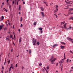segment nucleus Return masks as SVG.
Segmentation results:
<instances>
[{"label": "nucleus", "mask_w": 73, "mask_h": 73, "mask_svg": "<svg viewBox=\"0 0 73 73\" xmlns=\"http://www.w3.org/2000/svg\"><path fill=\"white\" fill-rule=\"evenodd\" d=\"M37 44L38 45H40V43H39V42H37Z\"/></svg>", "instance_id": "cd10ccee"}, {"label": "nucleus", "mask_w": 73, "mask_h": 73, "mask_svg": "<svg viewBox=\"0 0 73 73\" xmlns=\"http://www.w3.org/2000/svg\"><path fill=\"white\" fill-rule=\"evenodd\" d=\"M33 41H35V38H33Z\"/></svg>", "instance_id": "473e14b6"}, {"label": "nucleus", "mask_w": 73, "mask_h": 73, "mask_svg": "<svg viewBox=\"0 0 73 73\" xmlns=\"http://www.w3.org/2000/svg\"><path fill=\"white\" fill-rule=\"evenodd\" d=\"M38 29H39V30H42V28H38Z\"/></svg>", "instance_id": "dca6fc26"}, {"label": "nucleus", "mask_w": 73, "mask_h": 73, "mask_svg": "<svg viewBox=\"0 0 73 73\" xmlns=\"http://www.w3.org/2000/svg\"><path fill=\"white\" fill-rule=\"evenodd\" d=\"M73 14V13H71L70 14V15H72Z\"/></svg>", "instance_id": "3c124183"}, {"label": "nucleus", "mask_w": 73, "mask_h": 73, "mask_svg": "<svg viewBox=\"0 0 73 73\" xmlns=\"http://www.w3.org/2000/svg\"><path fill=\"white\" fill-rule=\"evenodd\" d=\"M4 19V16H2V18L0 21H2Z\"/></svg>", "instance_id": "9b49d317"}, {"label": "nucleus", "mask_w": 73, "mask_h": 73, "mask_svg": "<svg viewBox=\"0 0 73 73\" xmlns=\"http://www.w3.org/2000/svg\"><path fill=\"white\" fill-rule=\"evenodd\" d=\"M2 26L1 25L0 26V31L3 28V26H4V25H2Z\"/></svg>", "instance_id": "6e6552de"}, {"label": "nucleus", "mask_w": 73, "mask_h": 73, "mask_svg": "<svg viewBox=\"0 0 73 73\" xmlns=\"http://www.w3.org/2000/svg\"><path fill=\"white\" fill-rule=\"evenodd\" d=\"M46 69H49V67H47L46 68Z\"/></svg>", "instance_id": "5fc2aeb1"}, {"label": "nucleus", "mask_w": 73, "mask_h": 73, "mask_svg": "<svg viewBox=\"0 0 73 73\" xmlns=\"http://www.w3.org/2000/svg\"><path fill=\"white\" fill-rule=\"evenodd\" d=\"M60 27H61V28H62V29H63V28H64V27H63L62 26H60Z\"/></svg>", "instance_id": "603ef678"}, {"label": "nucleus", "mask_w": 73, "mask_h": 73, "mask_svg": "<svg viewBox=\"0 0 73 73\" xmlns=\"http://www.w3.org/2000/svg\"><path fill=\"white\" fill-rule=\"evenodd\" d=\"M60 42L62 44H64V45H65V43H64V42Z\"/></svg>", "instance_id": "9d476101"}, {"label": "nucleus", "mask_w": 73, "mask_h": 73, "mask_svg": "<svg viewBox=\"0 0 73 73\" xmlns=\"http://www.w3.org/2000/svg\"><path fill=\"white\" fill-rule=\"evenodd\" d=\"M67 39H68V40H69V41H72V40H73V39L70 38H67Z\"/></svg>", "instance_id": "0eeeda50"}, {"label": "nucleus", "mask_w": 73, "mask_h": 73, "mask_svg": "<svg viewBox=\"0 0 73 73\" xmlns=\"http://www.w3.org/2000/svg\"><path fill=\"white\" fill-rule=\"evenodd\" d=\"M10 38H12V35H10Z\"/></svg>", "instance_id": "4c0bfd02"}, {"label": "nucleus", "mask_w": 73, "mask_h": 73, "mask_svg": "<svg viewBox=\"0 0 73 73\" xmlns=\"http://www.w3.org/2000/svg\"><path fill=\"white\" fill-rule=\"evenodd\" d=\"M53 4V3H50V5L51 6H52V5Z\"/></svg>", "instance_id": "72a5a7b5"}, {"label": "nucleus", "mask_w": 73, "mask_h": 73, "mask_svg": "<svg viewBox=\"0 0 73 73\" xmlns=\"http://www.w3.org/2000/svg\"><path fill=\"white\" fill-rule=\"evenodd\" d=\"M56 59H57L56 58H54L51 61V64H54V63L53 62H54V61H55V60H56Z\"/></svg>", "instance_id": "f257e3e1"}, {"label": "nucleus", "mask_w": 73, "mask_h": 73, "mask_svg": "<svg viewBox=\"0 0 73 73\" xmlns=\"http://www.w3.org/2000/svg\"><path fill=\"white\" fill-rule=\"evenodd\" d=\"M4 69V67H2V69Z\"/></svg>", "instance_id": "338daca9"}, {"label": "nucleus", "mask_w": 73, "mask_h": 73, "mask_svg": "<svg viewBox=\"0 0 73 73\" xmlns=\"http://www.w3.org/2000/svg\"><path fill=\"white\" fill-rule=\"evenodd\" d=\"M69 10L71 11H73V8H70Z\"/></svg>", "instance_id": "a211bd4d"}, {"label": "nucleus", "mask_w": 73, "mask_h": 73, "mask_svg": "<svg viewBox=\"0 0 73 73\" xmlns=\"http://www.w3.org/2000/svg\"><path fill=\"white\" fill-rule=\"evenodd\" d=\"M20 0H17V2L20 1Z\"/></svg>", "instance_id": "774afa93"}, {"label": "nucleus", "mask_w": 73, "mask_h": 73, "mask_svg": "<svg viewBox=\"0 0 73 73\" xmlns=\"http://www.w3.org/2000/svg\"><path fill=\"white\" fill-rule=\"evenodd\" d=\"M36 40H35V41H34L33 42V43L34 45H36Z\"/></svg>", "instance_id": "20e7f679"}, {"label": "nucleus", "mask_w": 73, "mask_h": 73, "mask_svg": "<svg viewBox=\"0 0 73 73\" xmlns=\"http://www.w3.org/2000/svg\"><path fill=\"white\" fill-rule=\"evenodd\" d=\"M70 72V73H72V72L73 73V70H71Z\"/></svg>", "instance_id": "a878e982"}, {"label": "nucleus", "mask_w": 73, "mask_h": 73, "mask_svg": "<svg viewBox=\"0 0 73 73\" xmlns=\"http://www.w3.org/2000/svg\"><path fill=\"white\" fill-rule=\"evenodd\" d=\"M70 19H71L72 20H73V17H71Z\"/></svg>", "instance_id": "79ce46f5"}, {"label": "nucleus", "mask_w": 73, "mask_h": 73, "mask_svg": "<svg viewBox=\"0 0 73 73\" xmlns=\"http://www.w3.org/2000/svg\"><path fill=\"white\" fill-rule=\"evenodd\" d=\"M71 29V27H70H70L69 28L67 29Z\"/></svg>", "instance_id": "393cba45"}, {"label": "nucleus", "mask_w": 73, "mask_h": 73, "mask_svg": "<svg viewBox=\"0 0 73 73\" xmlns=\"http://www.w3.org/2000/svg\"><path fill=\"white\" fill-rule=\"evenodd\" d=\"M39 66H41V65H42V64H41V63H40L39 64Z\"/></svg>", "instance_id": "37998d69"}, {"label": "nucleus", "mask_w": 73, "mask_h": 73, "mask_svg": "<svg viewBox=\"0 0 73 73\" xmlns=\"http://www.w3.org/2000/svg\"><path fill=\"white\" fill-rule=\"evenodd\" d=\"M60 48L61 49H64L65 48V46L61 45L60 46Z\"/></svg>", "instance_id": "39448f33"}, {"label": "nucleus", "mask_w": 73, "mask_h": 73, "mask_svg": "<svg viewBox=\"0 0 73 73\" xmlns=\"http://www.w3.org/2000/svg\"><path fill=\"white\" fill-rule=\"evenodd\" d=\"M23 4H25V2L23 1Z\"/></svg>", "instance_id": "bf43d9fd"}, {"label": "nucleus", "mask_w": 73, "mask_h": 73, "mask_svg": "<svg viewBox=\"0 0 73 73\" xmlns=\"http://www.w3.org/2000/svg\"><path fill=\"white\" fill-rule=\"evenodd\" d=\"M57 46V44H55L53 46V47H55V46Z\"/></svg>", "instance_id": "6ab92c4d"}, {"label": "nucleus", "mask_w": 73, "mask_h": 73, "mask_svg": "<svg viewBox=\"0 0 73 73\" xmlns=\"http://www.w3.org/2000/svg\"><path fill=\"white\" fill-rule=\"evenodd\" d=\"M23 20V18L22 17L21 18V20L20 21H21Z\"/></svg>", "instance_id": "c756f323"}, {"label": "nucleus", "mask_w": 73, "mask_h": 73, "mask_svg": "<svg viewBox=\"0 0 73 73\" xmlns=\"http://www.w3.org/2000/svg\"><path fill=\"white\" fill-rule=\"evenodd\" d=\"M21 41V38L20 37L19 39V42H20Z\"/></svg>", "instance_id": "4468645a"}, {"label": "nucleus", "mask_w": 73, "mask_h": 73, "mask_svg": "<svg viewBox=\"0 0 73 73\" xmlns=\"http://www.w3.org/2000/svg\"><path fill=\"white\" fill-rule=\"evenodd\" d=\"M64 23H65V21H63L61 23V24H64Z\"/></svg>", "instance_id": "aec40b11"}, {"label": "nucleus", "mask_w": 73, "mask_h": 73, "mask_svg": "<svg viewBox=\"0 0 73 73\" xmlns=\"http://www.w3.org/2000/svg\"><path fill=\"white\" fill-rule=\"evenodd\" d=\"M21 27H23V25L21 24Z\"/></svg>", "instance_id": "8fccbe9b"}, {"label": "nucleus", "mask_w": 73, "mask_h": 73, "mask_svg": "<svg viewBox=\"0 0 73 73\" xmlns=\"http://www.w3.org/2000/svg\"><path fill=\"white\" fill-rule=\"evenodd\" d=\"M6 63V62H4V65H5V63Z\"/></svg>", "instance_id": "e2e57ef3"}, {"label": "nucleus", "mask_w": 73, "mask_h": 73, "mask_svg": "<svg viewBox=\"0 0 73 73\" xmlns=\"http://www.w3.org/2000/svg\"><path fill=\"white\" fill-rule=\"evenodd\" d=\"M4 11H5L6 12H7L8 11V10H7L5 8H4Z\"/></svg>", "instance_id": "5701e85b"}, {"label": "nucleus", "mask_w": 73, "mask_h": 73, "mask_svg": "<svg viewBox=\"0 0 73 73\" xmlns=\"http://www.w3.org/2000/svg\"><path fill=\"white\" fill-rule=\"evenodd\" d=\"M11 67H10L9 70V72H10V71L11 70Z\"/></svg>", "instance_id": "bb28decb"}, {"label": "nucleus", "mask_w": 73, "mask_h": 73, "mask_svg": "<svg viewBox=\"0 0 73 73\" xmlns=\"http://www.w3.org/2000/svg\"><path fill=\"white\" fill-rule=\"evenodd\" d=\"M58 8V5H57L56 7V9L57 8Z\"/></svg>", "instance_id": "f704fd0d"}, {"label": "nucleus", "mask_w": 73, "mask_h": 73, "mask_svg": "<svg viewBox=\"0 0 73 73\" xmlns=\"http://www.w3.org/2000/svg\"><path fill=\"white\" fill-rule=\"evenodd\" d=\"M68 13L69 14H70V13H71V11L70 10L68 11Z\"/></svg>", "instance_id": "4be33fe9"}, {"label": "nucleus", "mask_w": 73, "mask_h": 73, "mask_svg": "<svg viewBox=\"0 0 73 73\" xmlns=\"http://www.w3.org/2000/svg\"><path fill=\"white\" fill-rule=\"evenodd\" d=\"M9 38H8V36H7L6 38V40H8L9 41V36H8Z\"/></svg>", "instance_id": "1a4fd4ad"}, {"label": "nucleus", "mask_w": 73, "mask_h": 73, "mask_svg": "<svg viewBox=\"0 0 73 73\" xmlns=\"http://www.w3.org/2000/svg\"><path fill=\"white\" fill-rule=\"evenodd\" d=\"M40 31L41 33H42V30H40Z\"/></svg>", "instance_id": "c9c22d12"}, {"label": "nucleus", "mask_w": 73, "mask_h": 73, "mask_svg": "<svg viewBox=\"0 0 73 73\" xmlns=\"http://www.w3.org/2000/svg\"><path fill=\"white\" fill-rule=\"evenodd\" d=\"M44 3L45 4H46V2H44Z\"/></svg>", "instance_id": "6e6d98bb"}, {"label": "nucleus", "mask_w": 73, "mask_h": 73, "mask_svg": "<svg viewBox=\"0 0 73 73\" xmlns=\"http://www.w3.org/2000/svg\"><path fill=\"white\" fill-rule=\"evenodd\" d=\"M13 29H15V27L14 26V25L13 26Z\"/></svg>", "instance_id": "680f3d73"}, {"label": "nucleus", "mask_w": 73, "mask_h": 73, "mask_svg": "<svg viewBox=\"0 0 73 73\" xmlns=\"http://www.w3.org/2000/svg\"><path fill=\"white\" fill-rule=\"evenodd\" d=\"M68 8H69V7L64 8V9H68Z\"/></svg>", "instance_id": "a18cd8bd"}, {"label": "nucleus", "mask_w": 73, "mask_h": 73, "mask_svg": "<svg viewBox=\"0 0 73 73\" xmlns=\"http://www.w3.org/2000/svg\"><path fill=\"white\" fill-rule=\"evenodd\" d=\"M0 61H1V55L0 54Z\"/></svg>", "instance_id": "09e8293b"}, {"label": "nucleus", "mask_w": 73, "mask_h": 73, "mask_svg": "<svg viewBox=\"0 0 73 73\" xmlns=\"http://www.w3.org/2000/svg\"><path fill=\"white\" fill-rule=\"evenodd\" d=\"M43 68L44 69H45V70H46V68H45V67H44Z\"/></svg>", "instance_id": "de8ad7c7"}, {"label": "nucleus", "mask_w": 73, "mask_h": 73, "mask_svg": "<svg viewBox=\"0 0 73 73\" xmlns=\"http://www.w3.org/2000/svg\"><path fill=\"white\" fill-rule=\"evenodd\" d=\"M11 66L10 67H11V68L12 67H13V64H11Z\"/></svg>", "instance_id": "7c9ffc66"}, {"label": "nucleus", "mask_w": 73, "mask_h": 73, "mask_svg": "<svg viewBox=\"0 0 73 73\" xmlns=\"http://www.w3.org/2000/svg\"><path fill=\"white\" fill-rule=\"evenodd\" d=\"M53 56H52L51 58L50 59V61H52V60L53 59Z\"/></svg>", "instance_id": "ddd939ff"}, {"label": "nucleus", "mask_w": 73, "mask_h": 73, "mask_svg": "<svg viewBox=\"0 0 73 73\" xmlns=\"http://www.w3.org/2000/svg\"><path fill=\"white\" fill-rule=\"evenodd\" d=\"M65 2H66V3H68V4H70V3L72 4V3H70V2H67L66 1H65Z\"/></svg>", "instance_id": "b1692460"}, {"label": "nucleus", "mask_w": 73, "mask_h": 73, "mask_svg": "<svg viewBox=\"0 0 73 73\" xmlns=\"http://www.w3.org/2000/svg\"><path fill=\"white\" fill-rule=\"evenodd\" d=\"M67 24V23H66L63 25L64 28H65V29H66V25Z\"/></svg>", "instance_id": "7ed1b4c3"}, {"label": "nucleus", "mask_w": 73, "mask_h": 73, "mask_svg": "<svg viewBox=\"0 0 73 73\" xmlns=\"http://www.w3.org/2000/svg\"><path fill=\"white\" fill-rule=\"evenodd\" d=\"M56 66H58V63H56Z\"/></svg>", "instance_id": "69168bd1"}, {"label": "nucleus", "mask_w": 73, "mask_h": 73, "mask_svg": "<svg viewBox=\"0 0 73 73\" xmlns=\"http://www.w3.org/2000/svg\"><path fill=\"white\" fill-rule=\"evenodd\" d=\"M41 13L42 14V17H44L45 15H44V13L42 12H41Z\"/></svg>", "instance_id": "423d86ee"}, {"label": "nucleus", "mask_w": 73, "mask_h": 73, "mask_svg": "<svg viewBox=\"0 0 73 73\" xmlns=\"http://www.w3.org/2000/svg\"><path fill=\"white\" fill-rule=\"evenodd\" d=\"M56 11H58V8L56 9Z\"/></svg>", "instance_id": "864d4df0"}, {"label": "nucleus", "mask_w": 73, "mask_h": 73, "mask_svg": "<svg viewBox=\"0 0 73 73\" xmlns=\"http://www.w3.org/2000/svg\"><path fill=\"white\" fill-rule=\"evenodd\" d=\"M40 9H41V11H44V8H42V7H41Z\"/></svg>", "instance_id": "2eb2a0df"}, {"label": "nucleus", "mask_w": 73, "mask_h": 73, "mask_svg": "<svg viewBox=\"0 0 73 73\" xmlns=\"http://www.w3.org/2000/svg\"><path fill=\"white\" fill-rule=\"evenodd\" d=\"M8 1H9V0H7V3H8Z\"/></svg>", "instance_id": "0e129e2a"}, {"label": "nucleus", "mask_w": 73, "mask_h": 73, "mask_svg": "<svg viewBox=\"0 0 73 73\" xmlns=\"http://www.w3.org/2000/svg\"><path fill=\"white\" fill-rule=\"evenodd\" d=\"M62 62L63 63V62H64V60L63 59H62L59 62V64L60 63V66H61V65Z\"/></svg>", "instance_id": "f03ea898"}, {"label": "nucleus", "mask_w": 73, "mask_h": 73, "mask_svg": "<svg viewBox=\"0 0 73 73\" xmlns=\"http://www.w3.org/2000/svg\"><path fill=\"white\" fill-rule=\"evenodd\" d=\"M14 38H13V39H15V33H14Z\"/></svg>", "instance_id": "ea45409f"}, {"label": "nucleus", "mask_w": 73, "mask_h": 73, "mask_svg": "<svg viewBox=\"0 0 73 73\" xmlns=\"http://www.w3.org/2000/svg\"><path fill=\"white\" fill-rule=\"evenodd\" d=\"M21 9V5H19V11H20V9Z\"/></svg>", "instance_id": "f8f14e48"}, {"label": "nucleus", "mask_w": 73, "mask_h": 73, "mask_svg": "<svg viewBox=\"0 0 73 73\" xmlns=\"http://www.w3.org/2000/svg\"><path fill=\"white\" fill-rule=\"evenodd\" d=\"M57 12V11H56L55 10H54V13H56V12Z\"/></svg>", "instance_id": "c03bdc74"}, {"label": "nucleus", "mask_w": 73, "mask_h": 73, "mask_svg": "<svg viewBox=\"0 0 73 73\" xmlns=\"http://www.w3.org/2000/svg\"><path fill=\"white\" fill-rule=\"evenodd\" d=\"M11 5H10V6H9V7L10 9H11Z\"/></svg>", "instance_id": "49530a36"}, {"label": "nucleus", "mask_w": 73, "mask_h": 73, "mask_svg": "<svg viewBox=\"0 0 73 73\" xmlns=\"http://www.w3.org/2000/svg\"><path fill=\"white\" fill-rule=\"evenodd\" d=\"M12 3H13V4H14L15 3V0H13V2H12Z\"/></svg>", "instance_id": "2f4dec72"}, {"label": "nucleus", "mask_w": 73, "mask_h": 73, "mask_svg": "<svg viewBox=\"0 0 73 73\" xmlns=\"http://www.w3.org/2000/svg\"><path fill=\"white\" fill-rule=\"evenodd\" d=\"M61 70V71L62 70V65Z\"/></svg>", "instance_id": "a19ab883"}, {"label": "nucleus", "mask_w": 73, "mask_h": 73, "mask_svg": "<svg viewBox=\"0 0 73 73\" xmlns=\"http://www.w3.org/2000/svg\"><path fill=\"white\" fill-rule=\"evenodd\" d=\"M36 24H37V22H35L34 23L33 25H36Z\"/></svg>", "instance_id": "f3484780"}, {"label": "nucleus", "mask_w": 73, "mask_h": 73, "mask_svg": "<svg viewBox=\"0 0 73 73\" xmlns=\"http://www.w3.org/2000/svg\"><path fill=\"white\" fill-rule=\"evenodd\" d=\"M69 61V58H68L67 60V62H68V61Z\"/></svg>", "instance_id": "58836bf2"}, {"label": "nucleus", "mask_w": 73, "mask_h": 73, "mask_svg": "<svg viewBox=\"0 0 73 73\" xmlns=\"http://www.w3.org/2000/svg\"><path fill=\"white\" fill-rule=\"evenodd\" d=\"M17 64H16L15 65V66L16 67H17Z\"/></svg>", "instance_id": "13d9d810"}, {"label": "nucleus", "mask_w": 73, "mask_h": 73, "mask_svg": "<svg viewBox=\"0 0 73 73\" xmlns=\"http://www.w3.org/2000/svg\"><path fill=\"white\" fill-rule=\"evenodd\" d=\"M54 16H55L56 17V18H57L58 17L57 16V15L56 14H54Z\"/></svg>", "instance_id": "c85d7f7f"}, {"label": "nucleus", "mask_w": 73, "mask_h": 73, "mask_svg": "<svg viewBox=\"0 0 73 73\" xmlns=\"http://www.w3.org/2000/svg\"><path fill=\"white\" fill-rule=\"evenodd\" d=\"M42 71H44V69H43V68H42Z\"/></svg>", "instance_id": "4d7b16f0"}, {"label": "nucleus", "mask_w": 73, "mask_h": 73, "mask_svg": "<svg viewBox=\"0 0 73 73\" xmlns=\"http://www.w3.org/2000/svg\"><path fill=\"white\" fill-rule=\"evenodd\" d=\"M64 58H65V53L64 52Z\"/></svg>", "instance_id": "e433bc0d"}, {"label": "nucleus", "mask_w": 73, "mask_h": 73, "mask_svg": "<svg viewBox=\"0 0 73 73\" xmlns=\"http://www.w3.org/2000/svg\"><path fill=\"white\" fill-rule=\"evenodd\" d=\"M31 50H29V54H31Z\"/></svg>", "instance_id": "412c9836"}, {"label": "nucleus", "mask_w": 73, "mask_h": 73, "mask_svg": "<svg viewBox=\"0 0 73 73\" xmlns=\"http://www.w3.org/2000/svg\"><path fill=\"white\" fill-rule=\"evenodd\" d=\"M13 51V49H12L11 50V52H12Z\"/></svg>", "instance_id": "052dcab7"}]
</instances>
